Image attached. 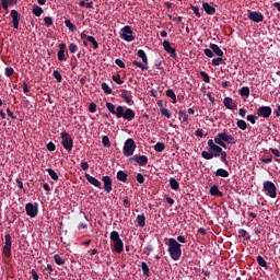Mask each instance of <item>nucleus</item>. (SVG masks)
<instances>
[{"label":"nucleus","mask_w":280,"mask_h":280,"mask_svg":"<svg viewBox=\"0 0 280 280\" xmlns=\"http://www.w3.org/2000/svg\"><path fill=\"white\" fill-rule=\"evenodd\" d=\"M106 107L109 110L112 115H115L117 119H122L127 121H132L136 117V112L131 108H125L122 105H118L116 108V105L113 103L107 102Z\"/></svg>","instance_id":"nucleus-1"},{"label":"nucleus","mask_w":280,"mask_h":280,"mask_svg":"<svg viewBox=\"0 0 280 280\" xmlns=\"http://www.w3.org/2000/svg\"><path fill=\"white\" fill-rule=\"evenodd\" d=\"M207 145L209 148V152L208 151H202L201 152V158L203 160L210 161L213 160L214 158H219L223 151L222 145L221 144H215V142L213 141V139H209L207 142Z\"/></svg>","instance_id":"nucleus-2"},{"label":"nucleus","mask_w":280,"mask_h":280,"mask_svg":"<svg viewBox=\"0 0 280 280\" xmlns=\"http://www.w3.org/2000/svg\"><path fill=\"white\" fill-rule=\"evenodd\" d=\"M168 255L170 258L174 261H177L180 259V256L183 255L182 244L176 241L174 237L168 238Z\"/></svg>","instance_id":"nucleus-3"},{"label":"nucleus","mask_w":280,"mask_h":280,"mask_svg":"<svg viewBox=\"0 0 280 280\" xmlns=\"http://www.w3.org/2000/svg\"><path fill=\"white\" fill-rule=\"evenodd\" d=\"M214 142L218 143V145L222 147L223 149H228V144L235 145L236 141L235 138L232 135H228V132H219L214 137Z\"/></svg>","instance_id":"nucleus-4"},{"label":"nucleus","mask_w":280,"mask_h":280,"mask_svg":"<svg viewBox=\"0 0 280 280\" xmlns=\"http://www.w3.org/2000/svg\"><path fill=\"white\" fill-rule=\"evenodd\" d=\"M109 237H110V241L114 243L115 253L121 254L124 250V243L121 241L119 232L112 231Z\"/></svg>","instance_id":"nucleus-5"},{"label":"nucleus","mask_w":280,"mask_h":280,"mask_svg":"<svg viewBox=\"0 0 280 280\" xmlns=\"http://www.w3.org/2000/svg\"><path fill=\"white\" fill-rule=\"evenodd\" d=\"M60 137H61V145H62V148L65 150H67L68 152H71V150L73 149V139L71 138L69 132L63 130V131L60 132Z\"/></svg>","instance_id":"nucleus-6"},{"label":"nucleus","mask_w":280,"mask_h":280,"mask_svg":"<svg viewBox=\"0 0 280 280\" xmlns=\"http://www.w3.org/2000/svg\"><path fill=\"white\" fill-rule=\"evenodd\" d=\"M136 149H137L136 142L133 141L132 138H129L124 144L122 154L125 156H132Z\"/></svg>","instance_id":"nucleus-7"},{"label":"nucleus","mask_w":280,"mask_h":280,"mask_svg":"<svg viewBox=\"0 0 280 280\" xmlns=\"http://www.w3.org/2000/svg\"><path fill=\"white\" fill-rule=\"evenodd\" d=\"M122 40L131 43L135 40L133 32L130 25H125L119 33Z\"/></svg>","instance_id":"nucleus-8"},{"label":"nucleus","mask_w":280,"mask_h":280,"mask_svg":"<svg viewBox=\"0 0 280 280\" xmlns=\"http://www.w3.org/2000/svg\"><path fill=\"white\" fill-rule=\"evenodd\" d=\"M264 191L267 192V195L271 199H276L277 197V186L272 182H264L262 184Z\"/></svg>","instance_id":"nucleus-9"},{"label":"nucleus","mask_w":280,"mask_h":280,"mask_svg":"<svg viewBox=\"0 0 280 280\" xmlns=\"http://www.w3.org/2000/svg\"><path fill=\"white\" fill-rule=\"evenodd\" d=\"M25 210H26V214L31 218V219H35V217L38 215V203H32L28 202L25 205Z\"/></svg>","instance_id":"nucleus-10"},{"label":"nucleus","mask_w":280,"mask_h":280,"mask_svg":"<svg viewBox=\"0 0 280 280\" xmlns=\"http://www.w3.org/2000/svg\"><path fill=\"white\" fill-rule=\"evenodd\" d=\"M247 19L254 23H261L265 20V16L261 12L247 10Z\"/></svg>","instance_id":"nucleus-11"},{"label":"nucleus","mask_w":280,"mask_h":280,"mask_svg":"<svg viewBox=\"0 0 280 280\" xmlns=\"http://www.w3.org/2000/svg\"><path fill=\"white\" fill-rule=\"evenodd\" d=\"M5 243H4V247H3V254L7 257H11L12 256V238L10 236V234H5L4 236Z\"/></svg>","instance_id":"nucleus-12"},{"label":"nucleus","mask_w":280,"mask_h":280,"mask_svg":"<svg viewBox=\"0 0 280 280\" xmlns=\"http://www.w3.org/2000/svg\"><path fill=\"white\" fill-rule=\"evenodd\" d=\"M11 19H12V27L15 30H19L20 27V22H21V13L16 10H12L10 12Z\"/></svg>","instance_id":"nucleus-13"},{"label":"nucleus","mask_w":280,"mask_h":280,"mask_svg":"<svg viewBox=\"0 0 280 280\" xmlns=\"http://www.w3.org/2000/svg\"><path fill=\"white\" fill-rule=\"evenodd\" d=\"M163 49L165 52H167L172 59L176 60L177 59V51L175 48H172V44L167 40L162 43Z\"/></svg>","instance_id":"nucleus-14"},{"label":"nucleus","mask_w":280,"mask_h":280,"mask_svg":"<svg viewBox=\"0 0 280 280\" xmlns=\"http://www.w3.org/2000/svg\"><path fill=\"white\" fill-rule=\"evenodd\" d=\"M272 115V108L268 106H262L257 109V116L268 119Z\"/></svg>","instance_id":"nucleus-15"},{"label":"nucleus","mask_w":280,"mask_h":280,"mask_svg":"<svg viewBox=\"0 0 280 280\" xmlns=\"http://www.w3.org/2000/svg\"><path fill=\"white\" fill-rule=\"evenodd\" d=\"M129 161H135L140 166H147L149 163V158L147 155H135L130 158Z\"/></svg>","instance_id":"nucleus-16"},{"label":"nucleus","mask_w":280,"mask_h":280,"mask_svg":"<svg viewBox=\"0 0 280 280\" xmlns=\"http://www.w3.org/2000/svg\"><path fill=\"white\" fill-rule=\"evenodd\" d=\"M223 105L231 110L237 109V104L233 102V98L230 96L223 98Z\"/></svg>","instance_id":"nucleus-17"},{"label":"nucleus","mask_w":280,"mask_h":280,"mask_svg":"<svg viewBox=\"0 0 280 280\" xmlns=\"http://www.w3.org/2000/svg\"><path fill=\"white\" fill-rule=\"evenodd\" d=\"M102 182L104 183V189L107 194H110L113 190V182L109 176H103Z\"/></svg>","instance_id":"nucleus-18"},{"label":"nucleus","mask_w":280,"mask_h":280,"mask_svg":"<svg viewBox=\"0 0 280 280\" xmlns=\"http://www.w3.org/2000/svg\"><path fill=\"white\" fill-rule=\"evenodd\" d=\"M84 176H85V179L90 183V185L101 188L102 183L100 182V179L89 175V173H85Z\"/></svg>","instance_id":"nucleus-19"},{"label":"nucleus","mask_w":280,"mask_h":280,"mask_svg":"<svg viewBox=\"0 0 280 280\" xmlns=\"http://www.w3.org/2000/svg\"><path fill=\"white\" fill-rule=\"evenodd\" d=\"M202 9L205 10V12H206L208 15H213V14H215V7L211 5V4L208 3V2H203V3H202Z\"/></svg>","instance_id":"nucleus-20"},{"label":"nucleus","mask_w":280,"mask_h":280,"mask_svg":"<svg viewBox=\"0 0 280 280\" xmlns=\"http://www.w3.org/2000/svg\"><path fill=\"white\" fill-rule=\"evenodd\" d=\"M120 96L122 97V100H124L127 104L131 105V104L133 103V102H132L131 92H129V94H128V91H127V90H122V93H121Z\"/></svg>","instance_id":"nucleus-21"},{"label":"nucleus","mask_w":280,"mask_h":280,"mask_svg":"<svg viewBox=\"0 0 280 280\" xmlns=\"http://www.w3.org/2000/svg\"><path fill=\"white\" fill-rule=\"evenodd\" d=\"M210 195L214 197H223V192L219 189L218 185H212L210 188Z\"/></svg>","instance_id":"nucleus-22"},{"label":"nucleus","mask_w":280,"mask_h":280,"mask_svg":"<svg viewBox=\"0 0 280 280\" xmlns=\"http://www.w3.org/2000/svg\"><path fill=\"white\" fill-rule=\"evenodd\" d=\"M210 48L212 49V52L219 57L224 56L223 50L220 48L217 44H210Z\"/></svg>","instance_id":"nucleus-23"},{"label":"nucleus","mask_w":280,"mask_h":280,"mask_svg":"<svg viewBox=\"0 0 280 280\" xmlns=\"http://www.w3.org/2000/svg\"><path fill=\"white\" fill-rule=\"evenodd\" d=\"M214 175L218 177V178H229L230 176V173L224 170V168H219L217 170V172L214 173Z\"/></svg>","instance_id":"nucleus-24"},{"label":"nucleus","mask_w":280,"mask_h":280,"mask_svg":"<svg viewBox=\"0 0 280 280\" xmlns=\"http://www.w3.org/2000/svg\"><path fill=\"white\" fill-rule=\"evenodd\" d=\"M117 179L119 182L127 183L128 182V173H126L125 171H118L117 172Z\"/></svg>","instance_id":"nucleus-25"},{"label":"nucleus","mask_w":280,"mask_h":280,"mask_svg":"<svg viewBox=\"0 0 280 280\" xmlns=\"http://www.w3.org/2000/svg\"><path fill=\"white\" fill-rule=\"evenodd\" d=\"M168 183H170V187L173 190H178L180 188V184L177 182V179L175 177H171L168 179Z\"/></svg>","instance_id":"nucleus-26"},{"label":"nucleus","mask_w":280,"mask_h":280,"mask_svg":"<svg viewBox=\"0 0 280 280\" xmlns=\"http://www.w3.org/2000/svg\"><path fill=\"white\" fill-rule=\"evenodd\" d=\"M65 25L68 27L69 32L74 33L78 31V26L71 23L70 19L65 20Z\"/></svg>","instance_id":"nucleus-27"},{"label":"nucleus","mask_w":280,"mask_h":280,"mask_svg":"<svg viewBox=\"0 0 280 280\" xmlns=\"http://www.w3.org/2000/svg\"><path fill=\"white\" fill-rule=\"evenodd\" d=\"M137 55L142 60V62L145 63V66H148L149 59H148L147 52L144 50H142V49H139Z\"/></svg>","instance_id":"nucleus-28"},{"label":"nucleus","mask_w":280,"mask_h":280,"mask_svg":"<svg viewBox=\"0 0 280 280\" xmlns=\"http://www.w3.org/2000/svg\"><path fill=\"white\" fill-rule=\"evenodd\" d=\"M32 13L35 16H40L44 13V9L42 7H39L38 4H34L33 9H32Z\"/></svg>","instance_id":"nucleus-29"},{"label":"nucleus","mask_w":280,"mask_h":280,"mask_svg":"<svg viewBox=\"0 0 280 280\" xmlns=\"http://www.w3.org/2000/svg\"><path fill=\"white\" fill-rule=\"evenodd\" d=\"M145 220H147V218H145L144 214H139V215H137V219H136L138 225H139L141 229H143V228L145 226Z\"/></svg>","instance_id":"nucleus-30"},{"label":"nucleus","mask_w":280,"mask_h":280,"mask_svg":"<svg viewBox=\"0 0 280 280\" xmlns=\"http://www.w3.org/2000/svg\"><path fill=\"white\" fill-rule=\"evenodd\" d=\"M178 117H179V120L182 122H188L189 121V116L187 115L186 112H184L183 109H179L178 112Z\"/></svg>","instance_id":"nucleus-31"},{"label":"nucleus","mask_w":280,"mask_h":280,"mask_svg":"<svg viewBox=\"0 0 280 280\" xmlns=\"http://www.w3.org/2000/svg\"><path fill=\"white\" fill-rule=\"evenodd\" d=\"M165 149H166V144L163 143V142H158V143L154 145V150H155V152H158V153L164 152Z\"/></svg>","instance_id":"nucleus-32"},{"label":"nucleus","mask_w":280,"mask_h":280,"mask_svg":"<svg viewBox=\"0 0 280 280\" xmlns=\"http://www.w3.org/2000/svg\"><path fill=\"white\" fill-rule=\"evenodd\" d=\"M166 96L171 97V100H173V103L176 104L177 103V95L175 94V92L172 89H168L165 92Z\"/></svg>","instance_id":"nucleus-33"},{"label":"nucleus","mask_w":280,"mask_h":280,"mask_svg":"<svg viewBox=\"0 0 280 280\" xmlns=\"http://www.w3.org/2000/svg\"><path fill=\"white\" fill-rule=\"evenodd\" d=\"M238 235L244 237L245 241H250V234L244 229L238 230Z\"/></svg>","instance_id":"nucleus-34"},{"label":"nucleus","mask_w":280,"mask_h":280,"mask_svg":"<svg viewBox=\"0 0 280 280\" xmlns=\"http://www.w3.org/2000/svg\"><path fill=\"white\" fill-rule=\"evenodd\" d=\"M141 269L145 277H150V267L147 262H141Z\"/></svg>","instance_id":"nucleus-35"},{"label":"nucleus","mask_w":280,"mask_h":280,"mask_svg":"<svg viewBox=\"0 0 280 280\" xmlns=\"http://www.w3.org/2000/svg\"><path fill=\"white\" fill-rule=\"evenodd\" d=\"M101 89L104 91L105 94L110 95L113 94V90L109 88L107 83H102Z\"/></svg>","instance_id":"nucleus-36"},{"label":"nucleus","mask_w":280,"mask_h":280,"mask_svg":"<svg viewBox=\"0 0 280 280\" xmlns=\"http://www.w3.org/2000/svg\"><path fill=\"white\" fill-rule=\"evenodd\" d=\"M46 172L49 174L50 179H52V180H59V176L57 175V173L55 172V170H52V168H47Z\"/></svg>","instance_id":"nucleus-37"},{"label":"nucleus","mask_w":280,"mask_h":280,"mask_svg":"<svg viewBox=\"0 0 280 280\" xmlns=\"http://www.w3.org/2000/svg\"><path fill=\"white\" fill-rule=\"evenodd\" d=\"M220 160L224 163V165L229 166V161H228V152L223 151L220 153Z\"/></svg>","instance_id":"nucleus-38"},{"label":"nucleus","mask_w":280,"mask_h":280,"mask_svg":"<svg viewBox=\"0 0 280 280\" xmlns=\"http://www.w3.org/2000/svg\"><path fill=\"white\" fill-rule=\"evenodd\" d=\"M190 9L192 10L194 14L198 19H201V13H200V7L199 5H190Z\"/></svg>","instance_id":"nucleus-39"},{"label":"nucleus","mask_w":280,"mask_h":280,"mask_svg":"<svg viewBox=\"0 0 280 280\" xmlns=\"http://www.w3.org/2000/svg\"><path fill=\"white\" fill-rule=\"evenodd\" d=\"M68 49L70 54H77L79 48L75 43H70Z\"/></svg>","instance_id":"nucleus-40"},{"label":"nucleus","mask_w":280,"mask_h":280,"mask_svg":"<svg viewBox=\"0 0 280 280\" xmlns=\"http://www.w3.org/2000/svg\"><path fill=\"white\" fill-rule=\"evenodd\" d=\"M57 58L59 61H67V58H66V50H58L57 52Z\"/></svg>","instance_id":"nucleus-41"},{"label":"nucleus","mask_w":280,"mask_h":280,"mask_svg":"<svg viewBox=\"0 0 280 280\" xmlns=\"http://www.w3.org/2000/svg\"><path fill=\"white\" fill-rule=\"evenodd\" d=\"M236 126H237L241 130H246V129H247V122L244 121V119H238V121L236 122Z\"/></svg>","instance_id":"nucleus-42"},{"label":"nucleus","mask_w":280,"mask_h":280,"mask_svg":"<svg viewBox=\"0 0 280 280\" xmlns=\"http://www.w3.org/2000/svg\"><path fill=\"white\" fill-rule=\"evenodd\" d=\"M160 113L163 116L167 117V119H172V113H171L170 109H167V108H160Z\"/></svg>","instance_id":"nucleus-43"},{"label":"nucleus","mask_w":280,"mask_h":280,"mask_svg":"<svg viewBox=\"0 0 280 280\" xmlns=\"http://www.w3.org/2000/svg\"><path fill=\"white\" fill-rule=\"evenodd\" d=\"M102 144L104 148H110V139L108 136H104L102 138Z\"/></svg>","instance_id":"nucleus-44"},{"label":"nucleus","mask_w":280,"mask_h":280,"mask_svg":"<svg viewBox=\"0 0 280 280\" xmlns=\"http://www.w3.org/2000/svg\"><path fill=\"white\" fill-rule=\"evenodd\" d=\"M270 152L273 154V156H276V162L280 163V151L278 149H269Z\"/></svg>","instance_id":"nucleus-45"},{"label":"nucleus","mask_w":280,"mask_h":280,"mask_svg":"<svg viewBox=\"0 0 280 280\" xmlns=\"http://www.w3.org/2000/svg\"><path fill=\"white\" fill-rule=\"evenodd\" d=\"M88 42H90V43L93 45V48H94V49L100 48V44L96 42L95 37L89 36V37H88Z\"/></svg>","instance_id":"nucleus-46"},{"label":"nucleus","mask_w":280,"mask_h":280,"mask_svg":"<svg viewBox=\"0 0 280 280\" xmlns=\"http://www.w3.org/2000/svg\"><path fill=\"white\" fill-rule=\"evenodd\" d=\"M220 63H224V59L222 57L219 56V58H213L212 59V66L213 67H219Z\"/></svg>","instance_id":"nucleus-47"},{"label":"nucleus","mask_w":280,"mask_h":280,"mask_svg":"<svg viewBox=\"0 0 280 280\" xmlns=\"http://www.w3.org/2000/svg\"><path fill=\"white\" fill-rule=\"evenodd\" d=\"M240 94H241V96H249L250 95V89L249 88H242L241 90H240Z\"/></svg>","instance_id":"nucleus-48"},{"label":"nucleus","mask_w":280,"mask_h":280,"mask_svg":"<svg viewBox=\"0 0 280 280\" xmlns=\"http://www.w3.org/2000/svg\"><path fill=\"white\" fill-rule=\"evenodd\" d=\"M257 264L260 267H264V268L267 267V262H266V260H265V258L262 256H257Z\"/></svg>","instance_id":"nucleus-49"},{"label":"nucleus","mask_w":280,"mask_h":280,"mask_svg":"<svg viewBox=\"0 0 280 280\" xmlns=\"http://www.w3.org/2000/svg\"><path fill=\"white\" fill-rule=\"evenodd\" d=\"M54 260L57 264V266H63V264H66L65 260H62V258L60 257V255H55L54 256Z\"/></svg>","instance_id":"nucleus-50"},{"label":"nucleus","mask_w":280,"mask_h":280,"mask_svg":"<svg viewBox=\"0 0 280 280\" xmlns=\"http://www.w3.org/2000/svg\"><path fill=\"white\" fill-rule=\"evenodd\" d=\"M44 22H45L46 27H50L54 25V19L51 16L44 18Z\"/></svg>","instance_id":"nucleus-51"},{"label":"nucleus","mask_w":280,"mask_h":280,"mask_svg":"<svg viewBox=\"0 0 280 280\" xmlns=\"http://www.w3.org/2000/svg\"><path fill=\"white\" fill-rule=\"evenodd\" d=\"M200 75H201L203 82H206V83L211 82V79H210L209 74H207V72L200 71Z\"/></svg>","instance_id":"nucleus-52"},{"label":"nucleus","mask_w":280,"mask_h":280,"mask_svg":"<svg viewBox=\"0 0 280 280\" xmlns=\"http://www.w3.org/2000/svg\"><path fill=\"white\" fill-rule=\"evenodd\" d=\"M52 77L57 80V82H61L62 81V77H61V74H60V71H58V70H55V71H52Z\"/></svg>","instance_id":"nucleus-53"},{"label":"nucleus","mask_w":280,"mask_h":280,"mask_svg":"<svg viewBox=\"0 0 280 280\" xmlns=\"http://www.w3.org/2000/svg\"><path fill=\"white\" fill-rule=\"evenodd\" d=\"M132 63H133L135 67H138L141 70H148L149 69L148 66H145V65L139 62V61H132Z\"/></svg>","instance_id":"nucleus-54"},{"label":"nucleus","mask_w":280,"mask_h":280,"mask_svg":"<svg viewBox=\"0 0 280 280\" xmlns=\"http://www.w3.org/2000/svg\"><path fill=\"white\" fill-rule=\"evenodd\" d=\"M136 179L140 185H143L145 180V178L143 177V173H138Z\"/></svg>","instance_id":"nucleus-55"},{"label":"nucleus","mask_w":280,"mask_h":280,"mask_svg":"<svg viewBox=\"0 0 280 280\" xmlns=\"http://www.w3.org/2000/svg\"><path fill=\"white\" fill-rule=\"evenodd\" d=\"M112 80L118 84H122L124 81H121V75L117 74V75H112Z\"/></svg>","instance_id":"nucleus-56"},{"label":"nucleus","mask_w":280,"mask_h":280,"mask_svg":"<svg viewBox=\"0 0 280 280\" xmlns=\"http://www.w3.org/2000/svg\"><path fill=\"white\" fill-rule=\"evenodd\" d=\"M89 110H90L91 114L96 113V110H97V105H96L95 103H90V105H89Z\"/></svg>","instance_id":"nucleus-57"},{"label":"nucleus","mask_w":280,"mask_h":280,"mask_svg":"<svg viewBox=\"0 0 280 280\" xmlns=\"http://www.w3.org/2000/svg\"><path fill=\"white\" fill-rule=\"evenodd\" d=\"M115 63H116V66H118V67L121 68V69H125V68H126V63H125L120 58H117V59L115 60Z\"/></svg>","instance_id":"nucleus-58"},{"label":"nucleus","mask_w":280,"mask_h":280,"mask_svg":"<svg viewBox=\"0 0 280 280\" xmlns=\"http://www.w3.org/2000/svg\"><path fill=\"white\" fill-rule=\"evenodd\" d=\"M246 119L252 122V124H255L256 120L258 119V116H255V115H247Z\"/></svg>","instance_id":"nucleus-59"},{"label":"nucleus","mask_w":280,"mask_h":280,"mask_svg":"<svg viewBox=\"0 0 280 280\" xmlns=\"http://www.w3.org/2000/svg\"><path fill=\"white\" fill-rule=\"evenodd\" d=\"M203 52L210 59H212V57H214V52H213V50L211 48L210 49H205Z\"/></svg>","instance_id":"nucleus-60"},{"label":"nucleus","mask_w":280,"mask_h":280,"mask_svg":"<svg viewBox=\"0 0 280 280\" xmlns=\"http://www.w3.org/2000/svg\"><path fill=\"white\" fill-rule=\"evenodd\" d=\"M46 148H47V150H48L49 152H55V150H56V145H55L54 142H48L47 145H46Z\"/></svg>","instance_id":"nucleus-61"},{"label":"nucleus","mask_w":280,"mask_h":280,"mask_svg":"<svg viewBox=\"0 0 280 280\" xmlns=\"http://www.w3.org/2000/svg\"><path fill=\"white\" fill-rule=\"evenodd\" d=\"M154 67L156 68V69H159V70H161L162 68V58H158V59H155V61H154Z\"/></svg>","instance_id":"nucleus-62"},{"label":"nucleus","mask_w":280,"mask_h":280,"mask_svg":"<svg viewBox=\"0 0 280 280\" xmlns=\"http://www.w3.org/2000/svg\"><path fill=\"white\" fill-rule=\"evenodd\" d=\"M80 166H81V168H82L84 172H88L89 168H90L89 162H84V161L81 162Z\"/></svg>","instance_id":"nucleus-63"},{"label":"nucleus","mask_w":280,"mask_h":280,"mask_svg":"<svg viewBox=\"0 0 280 280\" xmlns=\"http://www.w3.org/2000/svg\"><path fill=\"white\" fill-rule=\"evenodd\" d=\"M14 72L15 71H14L13 68H7L5 69V75L9 77V78L12 77L14 74Z\"/></svg>","instance_id":"nucleus-64"}]
</instances>
